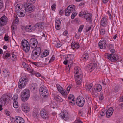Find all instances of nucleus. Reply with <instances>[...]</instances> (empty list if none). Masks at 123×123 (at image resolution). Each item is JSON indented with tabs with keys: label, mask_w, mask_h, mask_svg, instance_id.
Here are the masks:
<instances>
[{
	"label": "nucleus",
	"mask_w": 123,
	"mask_h": 123,
	"mask_svg": "<svg viewBox=\"0 0 123 123\" xmlns=\"http://www.w3.org/2000/svg\"><path fill=\"white\" fill-rule=\"evenodd\" d=\"M75 78L76 80V83L78 85L80 84L82 82L81 78L82 77V73L80 68L78 67H75L74 70Z\"/></svg>",
	"instance_id": "f257e3e1"
},
{
	"label": "nucleus",
	"mask_w": 123,
	"mask_h": 123,
	"mask_svg": "<svg viewBox=\"0 0 123 123\" xmlns=\"http://www.w3.org/2000/svg\"><path fill=\"white\" fill-rule=\"evenodd\" d=\"M30 91L28 89L23 90L21 93V98L22 100L24 102L27 101L30 96Z\"/></svg>",
	"instance_id": "f03ea898"
},
{
	"label": "nucleus",
	"mask_w": 123,
	"mask_h": 123,
	"mask_svg": "<svg viewBox=\"0 0 123 123\" xmlns=\"http://www.w3.org/2000/svg\"><path fill=\"white\" fill-rule=\"evenodd\" d=\"M39 92L40 96L42 98H46L48 96L47 89L44 86H42L39 89Z\"/></svg>",
	"instance_id": "7ed1b4c3"
},
{
	"label": "nucleus",
	"mask_w": 123,
	"mask_h": 123,
	"mask_svg": "<svg viewBox=\"0 0 123 123\" xmlns=\"http://www.w3.org/2000/svg\"><path fill=\"white\" fill-rule=\"evenodd\" d=\"M12 96L10 94L3 95L0 99V104H3V106L6 105L8 103L7 100H10Z\"/></svg>",
	"instance_id": "20e7f679"
},
{
	"label": "nucleus",
	"mask_w": 123,
	"mask_h": 123,
	"mask_svg": "<svg viewBox=\"0 0 123 123\" xmlns=\"http://www.w3.org/2000/svg\"><path fill=\"white\" fill-rule=\"evenodd\" d=\"M21 44L23 47V50L26 52H28L30 49V46L28 42L24 39L22 40Z\"/></svg>",
	"instance_id": "39448f33"
},
{
	"label": "nucleus",
	"mask_w": 123,
	"mask_h": 123,
	"mask_svg": "<svg viewBox=\"0 0 123 123\" xmlns=\"http://www.w3.org/2000/svg\"><path fill=\"white\" fill-rule=\"evenodd\" d=\"M105 57L112 62H115L117 60L119 57L116 54H105Z\"/></svg>",
	"instance_id": "423d86ee"
},
{
	"label": "nucleus",
	"mask_w": 123,
	"mask_h": 123,
	"mask_svg": "<svg viewBox=\"0 0 123 123\" xmlns=\"http://www.w3.org/2000/svg\"><path fill=\"white\" fill-rule=\"evenodd\" d=\"M75 10V6L73 5H70L68 6L65 10V15L66 16H68L70 13L73 12Z\"/></svg>",
	"instance_id": "0eeeda50"
},
{
	"label": "nucleus",
	"mask_w": 123,
	"mask_h": 123,
	"mask_svg": "<svg viewBox=\"0 0 123 123\" xmlns=\"http://www.w3.org/2000/svg\"><path fill=\"white\" fill-rule=\"evenodd\" d=\"M23 6V7L25 8L26 11L30 13L34 11L35 9V7L34 6H31L29 3H25Z\"/></svg>",
	"instance_id": "6e6552de"
},
{
	"label": "nucleus",
	"mask_w": 123,
	"mask_h": 123,
	"mask_svg": "<svg viewBox=\"0 0 123 123\" xmlns=\"http://www.w3.org/2000/svg\"><path fill=\"white\" fill-rule=\"evenodd\" d=\"M85 103L84 98L82 97H78L76 100V103L77 105L80 107H82Z\"/></svg>",
	"instance_id": "1a4fd4ad"
},
{
	"label": "nucleus",
	"mask_w": 123,
	"mask_h": 123,
	"mask_svg": "<svg viewBox=\"0 0 123 123\" xmlns=\"http://www.w3.org/2000/svg\"><path fill=\"white\" fill-rule=\"evenodd\" d=\"M8 19L7 17L4 15L0 18V27L4 26L7 24Z\"/></svg>",
	"instance_id": "9d476101"
},
{
	"label": "nucleus",
	"mask_w": 123,
	"mask_h": 123,
	"mask_svg": "<svg viewBox=\"0 0 123 123\" xmlns=\"http://www.w3.org/2000/svg\"><path fill=\"white\" fill-rule=\"evenodd\" d=\"M56 86L59 91L62 94L64 98H66L67 97V93L65 92L63 88L60 85L58 84L56 85Z\"/></svg>",
	"instance_id": "9b49d317"
},
{
	"label": "nucleus",
	"mask_w": 123,
	"mask_h": 123,
	"mask_svg": "<svg viewBox=\"0 0 123 123\" xmlns=\"http://www.w3.org/2000/svg\"><path fill=\"white\" fill-rule=\"evenodd\" d=\"M35 27L32 25L26 26L24 27L25 31L27 32H30L34 31L35 29Z\"/></svg>",
	"instance_id": "f8f14e48"
},
{
	"label": "nucleus",
	"mask_w": 123,
	"mask_h": 123,
	"mask_svg": "<svg viewBox=\"0 0 123 123\" xmlns=\"http://www.w3.org/2000/svg\"><path fill=\"white\" fill-rule=\"evenodd\" d=\"M26 12L25 8L22 7L20 11L17 12L16 13H17L19 17H23L25 15Z\"/></svg>",
	"instance_id": "ddd939ff"
},
{
	"label": "nucleus",
	"mask_w": 123,
	"mask_h": 123,
	"mask_svg": "<svg viewBox=\"0 0 123 123\" xmlns=\"http://www.w3.org/2000/svg\"><path fill=\"white\" fill-rule=\"evenodd\" d=\"M22 109L23 111L27 112L29 111V106L28 105L27 103H24L22 104Z\"/></svg>",
	"instance_id": "4468645a"
},
{
	"label": "nucleus",
	"mask_w": 123,
	"mask_h": 123,
	"mask_svg": "<svg viewBox=\"0 0 123 123\" xmlns=\"http://www.w3.org/2000/svg\"><path fill=\"white\" fill-rule=\"evenodd\" d=\"M41 116L42 118L46 119L48 118V115L46 111L44 109H42L40 112Z\"/></svg>",
	"instance_id": "2eb2a0df"
},
{
	"label": "nucleus",
	"mask_w": 123,
	"mask_h": 123,
	"mask_svg": "<svg viewBox=\"0 0 123 123\" xmlns=\"http://www.w3.org/2000/svg\"><path fill=\"white\" fill-rule=\"evenodd\" d=\"M99 48L101 49H105L107 46L106 41L101 40L98 43Z\"/></svg>",
	"instance_id": "dca6fc26"
},
{
	"label": "nucleus",
	"mask_w": 123,
	"mask_h": 123,
	"mask_svg": "<svg viewBox=\"0 0 123 123\" xmlns=\"http://www.w3.org/2000/svg\"><path fill=\"white\" fill-rule=\"evenodd\" d=\"M113 109L112 107L109 108L108 110L106 111V117L107 118L109 117L112 114L113 112Z\"/></svg>",
	"instance_id": "f3484780"
},
{
	"label": "nucleus",
	"mask_w": 123,
	"mask_h": 123,
	"mask_svg": "<svg viewBox=\"0 0 123 123\" xmlns=\"http://www.w3.org/2000/svg\"><path fill=\"white\" fill-rule=\"evenodd\" d=\"M15 119L17 123H25V121L24 119L19 116L15 117Z\"/></svg>",
	"instance_id": "a211bd4d"
},
{
	"label": "nucleus",
	"mask_w": 123,
	"mask_h": 123,
	"mask_svg": "<svg viewBox=\"0 0 123 123\" xmlns=\"http://www.w3.org/2000/svg\"><path fill=\"white\" fill-rule=\"evenodd\" d=\"M92 86L93 84L92 83L85 85L87 91L90 92H93L94 91L93 90Z\"/></svg>",
	"instance_id": "6ab92c4d"
},
{
	"label": "nucleus",
	"mask_w": 123,
	"mask_h": 123,
	"mask_svg": "<svg viewBox=\"0 0 123 123\" xmlns=\"http://www.w3.org/2000/svg\"><path fill=\"white\" fill-rule=\"evenodd\" d=\"M59 116L61 118L65 120L68 117V113L65 111L61 112L59 115Z\"/></svg>",
	"instance_id": "aec40b11"
},
{
	"label": "nucleus",
	"mask_w": 123,
	"mask_h": 123,
	"mask_svg": "<svg viewBox=\"0 0 123 123\" xmlns=\"http://www.w3.org/2000/svg\"><path fill=\"white\" fill-rule=\"evenodd\" d=\"M84 18L86 19V20L87 22H91L92 20V15L88 13L86 15L84 16Z\"/></svg>",
	"instance_id": "412c9836"
},
{
	"label": "nucleus",
	"mask_w": 123,
	"mask_h": 123,
	"mask_svg": "<svg viewBox=\"0 0 123 123\" xmlns=\"http://www.w3.org/2000/svg\"><path fill=\"white\" fill-rule=\"evenodd\" d=\"M3 76L5 78H8L10 74V73L7 69H4L3 71Z\"/></svg>",
	"instance_id": "4be33fe9"
},
{
	"label": "nucleus",
	"mask_w": 123,
	"mask_h": 123,
	"mask_svg": "<svg viewBox=\"0 0 123 123\" xmlns=\"http://www.w3.org/2000/svg\"><path fill=\"white\" fill-rule=\"evenodd\" d=\"M19 81L26 85L28 81V78L26 76L22 77L20 79Z\"/></svg>",
	"instance_id": "5701e85b"
},
{
	"label": "nucleus",
	"mask_w": 123,
	"mask_h": 123,
	"mask_svg": "<svg viewBox=\"0 0 123 123\" xmlns=\"http://www.w3.org/2000/svg\"><path fill=\"white\" fill-rule=\"evenodd\" d=\"M102 88V86L100 84H97L95 85L94 90L97 92H98L101 90Z\"/></svg>",
	"instance_id": "b1692460"
},
{
	"label": "nucleus",
	"mask_w": 123,
	"mask_h": 123,
	"mask_svg": "<svg viewBox=\"0 0 123 123\" xmlns=\"http://www.w3.org/2000/svg\"><path fill=\"white\" fill-rule=\"evenodd\" d=\"M61 23L59 19V20H56L55 22V28L56 29L59 30L61 28Z\"/></svg>",
	"instance_id": "393cba45"
},
{
	"label": "nucleus",
	"mask_w": 123,
	"mask_h": 123,
	"mask_svg": "<svg viewBox=\"0 0 123 123\" xmlns=\"http://www.w3.org/2000/svg\"><path fill=\"white\" fill-rule=\"evenodd\" d=\"M96 66V64L95 63H91L87 65V67L89 68V70L91 71L94 69Z\"/></svg>",
	"instance_id": "a878e982"
},
{
	"label": "nucleus",
	"mask_w": 123,
	"mask_h": 123,
	"mask_svg": "<svg viewBox=\"0 0 123 123\" xmlns=\"http://www.w3.org/2000/svg\"><path fill=\"white\" fill-rule=\"evenodd\" d=\"M39 55L38 54H37V53L35 52V50H33L31 55L32 58L35 60L36 59Z\"/></svg>",
	"instance_id": "bb28decb"
},
{
	"label": "nucleus",
	"mask_w": 123,
	"mask_h": 123,
	"mask_svg": "<svg viewBox=\"0 0 123 123\" xmlns=\"http://www.w3.org/2000/svg\"><path fill=\"white\" fill-rule=\"evenodd\" d=\"M107 24L106 20V18L103 17L102 19L101 22V25L103 27H105L106 26Z\"/></svg>",
	"instance_id": "cd10ccee"
},
{
	"label": "nucleus",
	"mask_w": 123,
	"mask_h": 123,
	"mask_svg": "<svg viewBox=\"0 0 123 123\" xmlns=\"http://www.w3.org/2000/svg\"><path fill=\"white\" fill-rule=\"evenodd\" d=\"M44 25V23L43 22H40L39 23H37L35 24V28L38 27V28H40L41 29L43 28V25Z\"/></svg>",
	"instance_id": "c85d7f7f"
},
{
	"label": "nucleus",
	"mask_w": 123,
	"mask_h": 123,
	"mask_svg": "<svg viewBox=\"0 0 123 123\" xmlns=\"http://www.w3.org/2000/svg\"><path fill=\"white\" fill-rule=\"evenodd\" d=\"M71 46L73 49H74L75 48L77 49L79 47V44L77 42H75L73 44H71Z\"/></svg>",
	"instance_id": "c756f323"
},
{
	"label": "nucleus",
	"mask_w": 123,
	"mask_h": 123,
	"mask_svg": "<svg viewBox=\"0 0 123 123\" xmlns=\"http://www.w3.org/2000/svg\"><path fill=\"white\" fill-rule=\"evenodd\" d=\"M74 57V55L72 54L68 55L66 57L67 60L70 61L72 62V60Z\"/></svg>",
	"instance_id": "7c9ffc66"
},
{
	"label": "nucleus",
	"mask_w": 123,
	"mask_h": 123,
	"mask_svg": "<svg viewBox=\"0 0 123 123\" xmlns=\"http://www.w3.org/2000/svg\"><path fill=\"white\" fill-rule=\"evenodd\" d=\"M18 88L20 89H22L24 88L26 85L25 84L22 82H21L19 80V82L18 83Z\"/></svg>",
	"instance_id": "2f4dec72"
},
{
	"label": "nucleus",
	"mask_w": 123,
	"mask_h": 123,
	"mask_svg": "<svg viewBox=\"0 0 123 123\" xmlns=\"http://www.w3.org/2000/svg\"><path fill=\"white\" fill-rule=\"evenodd\" d=\"M49 53V52L48 50H46L42 54L41 57L43 58L45 57L48 55Z\"/></svg>",
	"instance_id": "473e14b6"
},
{
	"label": "nucleus",
	"mask_w": 123,
	"mask_h": 123,
	"mask_svg": "<svg viewBox=\"0 0 123 123\" xmlns=\"http://www.w3.org/2000/svg\"><path fill=\"white\" fill-rule=\"evenodd\" d=\"M20 5L17 4L15 6V10L16 12H17L20 11L21 8L23 7V6H21Z\"/></svg>",
	"instance_id": "72a5a7b5"
},
{
	"label": "nucleus",
	"mask_w": 123,
	"mask_h": 123,
	"mask_svg": "<svg viewBox=\"0 0 123 123\" xmlns=\"http://www.w3.org/2000/svg\"><path fill=\"white\" fill-rule=\"evenodd\" d=\"M88 12L87 11H81L79 14V16L81 17V16H84L87 14H88Z\"/></svg>",
	"instance_id": "f704fd0d"
},
{
	"label": "nucleus",
	"mask_w": 123,
	"mask_h": 123,
	"mask_svg": "<svg viewBox=\"0 0 123 123\" xmlns=\"http://www.w3.org/2000/svg\"><path fill=\"white\" fill-rule=\"evenodd\" d=\"M35 50V52L37 53V54H38L40 55L41 52V49L39 47H37L36 48Z\"/></svg>",
	"instance_id": "c9c22d12"
},
{
	"label": "nucleus",
	"mask_w": 123,
	"mask_h": 123,
	"mask_svg": "<svg viewBox=\"0 0 123 123\" xmlns=\"http://www.w3.org/2000/svg\"><path fill=\"white\" fill-rule=\"evenodd\" d=\"M54 99L60 102H62L63 100L61 97L58 95L55 96L54 97Z\"/></svg>",
	"instance_id": "e433bc0d"
},
{
	"label": "nucleus",
	"mask_w": 123,
	"mask_h": 123,
	"mask_svg": "<svg viewBox=\"0 0 123 123\" xmlns=\"http://www.w3.org/2000/svg\"><path fill=\"white\" fill-rule=\"evenodd\" d=\"M89 55L87 53H85L82 56V58L84 60H86L89 57Z\"/></svg>",
	"instance_id": "4c0bfd02"
},
{
	"label": "nucleus",
	"mask_w": 123,
	"mask_h": 123,
	"mask_svg": "<svg viewBox=\"0 0 123 123\" xmlns=\"http://www.w3.org/2000/svg\"><path fill=\"white\" fill-rule=\"evenodd\" d=\"M68 99L69 100L71 99L72 101H75V98H74V96L71 94L69 95L68 97Z\"/></svg>",
	"instance_id": "58836bf2"
},
{
	"label": "nucleus",
	"mask_w": 123,
	"mask_h": 123,
	"mask_svg": "<svg viewBox=\"0 0 123 123\" xmlns=\"http://www.w3.org/2000/svg\"><path fill=\"white\" fill-rule=\"evenodd\" d=\"M14 17L15 18V23L16 24L18 23L19 22V20L18 17L16 15H14Z\"/></svg>",
	"instance_id": "ea45409f"
},
{
	"label": "nucleus",
	"mask_w": 123,
	"mask_h": 123,
	"mask_svg": "<svg viewBox=\"0 0 123 123\" xmlns=\"http://www.w3.org/2000/svg\"><path fill=\"white\" fill-rule=\"evenodd\" d=\"M13 106L15 108H17L18 107V103L17 101H15L13 102Z\"/></svg>",
	"instance_id": "a19ab883"
},
{
	"label": "nucleus",
	"mask_w": 123,
	"mask_h": 123,
	"mask_svg": "<svg viewBox=\"0 0 123 123\" xmlns=\"http://www.w3.org/2000/svg\"><path fill=\"white\" fill-rule=\"evenodd\" d=\"M11 29L12 30V33L14 32V30L16 29V27L15 25H12L11 27Z\"/></svg>",
	"instance_id": "79ce46f5"
},
{
	"label": "nucleus",
	"mask_w": 123,
	"mask_h": 123,
	"mask_svg": "<svg viewBox=\"0 0 123 123\" xmlns=\"http://www.w3.org/2000/svg\"><path fill=\"white\" fill-rule=\"evenodd\" d=\"M37 44H36L35 43H33V44H31L29 45V46H30L32 48H35L37 46Z\"/></svg>",
	"instance_id": "37998d69"
},
{
	"label": "nucleus",
	"mask_w": 123,
	"mask_h": 123,
	"mask_svg": "<svg viewBox=\"0 0 123 123\" xmlns=\"http://www.w3.org/2000/svg\"><path fill=\"white\" fill-rule=\"evenodd\" d=\"M18 98V96L16 95H14L12 97V99L14 102L17 101V100Z\"/></svg>",
	"instance_id": "c03bdc74"
},
{
	"label": "nucleus",
	"mask_w": 123,
	"mask_h": 123,
	"mask_svg": "<svg viewBox=\"0 0 123 123\" xmlns=\"http://www.w3.org/2000/svg\"><path fill=\"white\" fill-rule=\"evenodd\" d=\"M100 34L103 35L105 32V30L104 29H101L100 30Z\"/></svg>",
	"instance_id": "a18cd8bd"
},
{
	"label": "nucleus",
	"mask_w": 123,
	"mask_h": 123,
	"mask_svg": "<svg viewBox=\"0 0 123 123\" xmlns=\"http://www.w3.org/2000/svg\"><path fill=\"white\" fill-rule=\"evenodd\" d=\"M84 27V25H80L78 29V32H81L82 30L83 29Z\"/></svg>",
	"instance_id": "49530a36"
},
{
	"label": "nucleus",
	"mask_w": 123,
	"mask_h": 123,
	"mask_svg": "<svg viewBox=\"0 0 123 123\" xmlns=\"http://www.w3.org/2000/svg\"><path fill=\"white\" fill-rule=\"evenodd\" d=\"M71 67L69 66V65H68V67H67L66 69V71L68 73H69L70 69V68Z\"/></svg>",
	"instance_id": "de8ad7c7"
},
{
	"label": "nucleus",
	"mask_w": 123,
	"mask_h": 123,
	"mask_svg": "<svg viewBox=\"0 0 123 123\" xmlns=\"http://www.w3.org/2000/svg\"><path fill=\"white\" fill-rule=\"evenodd\" d=\"M68 65H69V66L70 67H71L73 64V62L72 61V62H71V61H70L68 60Z\"/></svg>",
	"instance_id": "09e8293b"
},
{
	"label": "nucleus",
	"mask_w": 123,
	"mask_h": 123,
	"mask_svg": "<svg viewBox=\"0 0 123 123\" xmlns=\"http://www.w3.org/2000/svg\"><path fill=\"white\" fill-rule=\"evenodd\" d=\"M3 2L2 0L0 1V10L3 7Z\"/></svg>",
	"instance_id": "8fccbe9b"
},
{
	"label": "nucleus",
	"mask_w": 123,
	"mask_h": 123,
	"mask_svg": "<svg viewBox=\"0 0 123 123\" xmlns=\"http://www.w3.org/2000/svg\"><path fill=\"white\" fill-rule=\"evenodd\" d=\"M77 15V14L76 13H73L71 16V18L72 19H73Z\"/></svg>",
	"instance_id": "3c124183"
},
{
	"label": "nucleus",
	"mask_w": 123,
	"mask_h": 123,
	"mask_svg": "<svg viewBox=\"0 0 123 123\" xmlns=\"http://www.w3.org/2000/svg\"><path fill=\"white\" fill-rule=\"evenodd\" d=\"M108 47L109 49H113L114 48V46L112 44L109 45Z\"/></svg>",
	"instance_id": "603ef678"
},
{
	"label": "nucleus",
	"mask_w": 123,
	"mask_h": 123,
	"mask_svg": "<svg viewBox=\"0 0 123 123\" xmlns=\"http://www.w3.org/2000/svg\"><path fill=\"white\" fill-rule=\"evenodd\" d=\"M56 4H54L51 6V7L52 9L53 10H55V6H56Z\"/></svg>",
	"instance_id": "864d4df0"
},
{
	"label": "nucleus",
	"mask_w": 123,
	"mask_h": 123,
	"mask_svg": "<svg viewBox=\"0 0 123 123\" xmlns=\"http://www.w3.org/2000/svg\"><path fill=\"white\" fill-rule=\"evenodd\" d=\"M75 104V101H73V102H72L71 101L69 102L70 104L73 106H74Z\"/></svg>",
	"instance_id": "5fc2aeb1"
},
{
	"label": "nucleus",
	"mask_w": 123,
	"mask_h": 123,
	"mask_svg": "<svg viewBox=\"0 0 123 123\" xmlns=\"http://www.w3.org/2000/svg\"><path fill=\"white\" fill-rule=\"evenodd\" d=\"M62 45V44L61 43H57L56 45V47L59 48Z\"/></svg>",
	"instance_id": "6e6d98bb"
},
{
	"label": "nucleus",
	"mask_w": 123,
	"mask_h": 123,
	"mask_svg": "<svg viewBox=\"0 0 123 123\" xmlns=\"http://www.w3.org/2000/svg\"><path fill=\"white\" fill-rule=\"evenodd\" d=\"M22 65L25 68H26V67H27L28 65L26 64V63L24 62H23L22 63Z\"/></svg>",
	"instance_id": "4d7b16f0"
},
{
	"label": "nucleus",
	"mask_w": 123,
	"mask_h": 123,
	"mask_svg": "<svg viewBox=\"0 0 123 123\" xmlns=\"http://www.w3.org/2000/svg\"><path fill=\"white\" fill-rule=\"evenodd\" d=\"M11 54H10L8 53H7L5 55V58H6L8 57L9 56H11Z\"/></svg>",
	"instance_id": "13d9d810"
},
{
	"label": "nucleus",
	"mask_w": 123,
	"mask_h": 123,
	"mask_svg": "<svg viewBox=\"0 0 123 123\" xmlns=\"http://www.w3.org/2000/svg\"><path fill=\"white\" fill-rule=\"evenodd\" d=\"M74 123H83L79 120L77 119L75 121Z\"/></svg>",
	"instance_id": "bf43d9fd"
},
{
	"label": "nucleus",
	"mask_w": 123,
	"mask_h": 123,
	"mask_svg": "<svg viewBox=\"0 0 123 123\" xmlns=\"http://www.w3.org/2000/svg\"><path fill=\"white\" fill-rule=\"evenodd\" d=\"M4 39L5 41H7L8 40V36H6V35H5L4 37Z\"/></svg>",
	"instance_id": "052dcab7"
},
{
	"label": "nucleus",
	"mask_w": 123,
	"mask_h": 123,
	"mask_svg": "<svg viewBox=\"0 0 123 123\" xmlns=\"http://www.w3.org/2000/svg\"><path fill=\"white\" fill-rule=\"evenodd\" d=\"M32 40H33V42L34 43H35L36 44H38V42L37 40L35 38H32Z\"/></svg>",
	"instance_id": "680f3d73"
},
{
	"label": "nucleus",
	"mask_w": 123,
	"mask_h": 123,
	"mask_svg": "<svg viewBox=\"0 0 123 123\" xmlns=\"http://www.w3.org/2000/svg\"><path fill=\"white\" fill-rule=\"evenodd\" d=\"M53 55L51 58L50 60L49 61V62L50 63L52 62L54 59V57H53Z\"/></svg>",
	"instance_id": "e2e57ef3"
},
{
	"label": "nucleus",
	"mask_w": 123,
	"mask_h": 123,
	"mask_svg": "<svg viewBox=\"0 0 123 123\" xmlns=\"http://www.w3.org/2000/svg\"><path fill=\"white\" fill-rule=\"evenodd\" d=\"M108 14L109 16V18L110 19H111V14L110 13V12L109 11H108Z\"/></svg>",
	"instance_id": "0e129e2a"
},
{
	"label": "nucleus",
	"mask_w": 123,
	"mask_h": 123,
	"mask_svg": "<svg viewBox=\"0 0 123 123\" xmlns=\"http://www.w3.org/2000/svg\"><path fill=\"white\" fill-rule=\"evenodd\" d=\"M112 54H114V53H115V50L112 49H111L110 50Z\"/></svg>",
	"instance_id": "69168bd1"
},
{
	"label": "nucleus",
	"mask_w": 123,
	"mask_h": 123,
	"mask_svg": "<svg viewBox=\"0 0 123 123\" xmlns=\"http://www.w3.org/2000/svg\"><path fill=\"white\" fill-rule=\"evenodd\" d=\"M33 40H32V38H31V39L30 41L29 44V45L31 44H33V43H34L33 42Z\"/></svg>",
	"instance_id": "338daca9"
},
{
	"label": "nucleus",
	"mask_w": 123,
	"mask_h": 123,
	"mask_svg": "<svg viewBox=\"0 0 123 123\" xmlns=\"http://www.w3.org/2000/svg\"><path fill=\"white\" fill-rule=\"evenodd\" d=\"M29 2H31L32 3H34L35 2L36 0H27Z\"/></svg>",
	"instance_id": "774afa93"
}]
</instances>
